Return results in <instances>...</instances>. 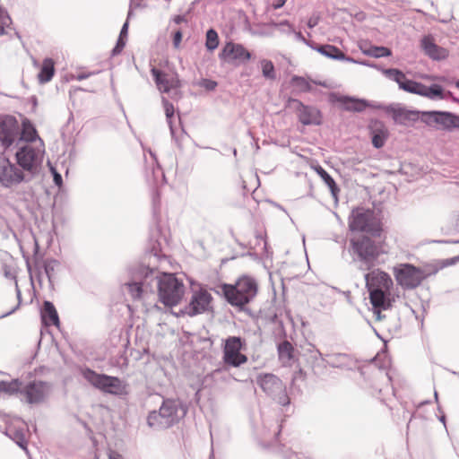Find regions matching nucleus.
<instances>
[{
  "instance_id": "obj_28",
  "label": "nucleus",
  "mask_w": 459,
  "mask_h": 459,
  "mask_svg": "<svg viewBox=\"0 0 459 459\" xmlns=\"http://www.w3.org/2000/svg\"><path fill=\"white\" fill-rule=\"evenodd\" d=\"M293 347L288 341L279 344L278 353L279 359L285 366H290L293 360Z\"/></svg>"
},
{
  "instance_id": "obj_46",
  "label": "nucleus",
  "mask_w": 459,
  "mask_h": 459,
  "mask_svg": "<svg viewBox=\"0 0 459 459\" xmlns=\"http://www.w3.org/2000/svg\"><path fill=\"white\" fill-rule=\"evenodd\" d=\"M319 22V16L318 15H313L311 16L307 21V26L308 28L312 29L316 27Z\"/></svg>"
},
{
  "instance_id": "obj_10",
  "label": "nucleus",
  "mask_w": 459,
  "mask_h": 459,
  "mask_svg": "<svg viewBox=\"0 0 459 459\" xmlns=\"http://www.w3.org/2000/svg\"><path fill=\"white\" fill-rule=\"evenodd\" d=\"M246 342L238 336H230L224 341L222 360L225 365L238 368L247 363V357L242 353Z\"/></svg>"
},
{
  "instance_id": "obj_35",
  "label": "nucleus",
  "mask_w": 459,
  "mask_h": 459,
  "mask_svg": "<svg viewBox=\"0 0 459 459\" xmlns=\"http://www.w3.org/2000/svg\"><path fill=\"white\" fill-rule=\"evenodd\" d=\"M384 74L389 79L396 82L399 88L401 87V83H403L406 78L405 74L402 71L395 68L385 69L384 70Z\"/></svg>"
},
{
  "instance_id": "obj_57",
  "label": "nucleus",
  "mask_w": 459,
  "mask_h": 459,
  "mask_svg": "<svg viewBox=\"0 0 459 459\" xmlns=\"http://www.w3.org/2000/svg\"><path fill=\"white\" fill-rule=\"evenodd\" d=\"M14 310H15V308H14V309H13V310H11L10 312H8V313H6V314H4V315L1 316V317H4V316H6L11 315L12 313H13V312H14Z\"/></svg>"
},
{
  "instance_id": "obj_47",
  "label": "nucleus",
  "mask_w": 459,
  "mask_h": 459,
  "mask_svg": "<svg viewBox=\"0 0 459 459\" xmlns=\"http://www.w3.org/2000/svg\"><path fill=\"white\" fill-rule=\"evenodd\" d=\"M342 358H344V355H342V354L334 355V356H332L329 360H326V362L328 364H330L332 367H337L338 366L337 360L339 359H342Z\"/></svg>"
},
{
  "instance_id": "obj_25",
  "label": "nucleus",
  "mask_w": 459,
  "mask_h": 459,
  "mask_svg": "<svg viewBox=\"0 0 459 459\" xmlns=\"http://www.w3.org/2000/svg\"><path fill=\"white\" fill-rule=\"evenodd\" d=\"M337 101L341 103L343 108L347 111L361 112L367 107H371V105L365 100L348 96H341L337 99Z\"/></svg>"
},
{
  "instance_id": "obj_53",
  "label": "nucleus",
  "mask_w": 459,
  "mask_h": 459,
  "mask_svg": "<svg viewBox=\"0 0 459 459\" xmlns=\"http://www.w3.org/2000/svg\"><path fill=\"white\" fill-rule=\"evenodd\" d=\"M109 459H123L122 456L120 455H118L117 453H115V452H112L110 455H109Z\"/></svg>"
},
{
  "instance_id": "obj_5",
  "label": "nucleus",
  "mask_w": 459,
  "mask_h": 459,
  "mask_svg": "<svg viewBox=\"0 0 459 459\" xmlns=\"http://www.w3.org/2000/svg\"><path fill=\"white\" fill-rule=\"evenodd\" d=\"M154 283L158 286L160 300L168 307L177 306L182 299L185 293V286L172 273H163L154 279Z\"/></svg>"
},
{
  "instance_id": "obj_31",
  "label": "nucleus",
  "mask_w": 459,
  "mask_h": 459,
  "mask_svg": "<svg viewBox=\"0 0 459 459\" xmlns=\"http://www.w3.org/2000/svg\"><path fill=\"white\" fill-rule=\"evenodd\" d=\"M387 136V130L385 128V126L380 125L379 127L374 129L372 132V144L377 149L383 147Z\"/></svg>"
},
{
  "instance_id": "obj_2",
  "label": "nucleus",
  "mask_w": 459,
  "mask_h": 459,
  "mask_svg": "<svg viewBox=\"0 0 459 459\" xmlns=\"http://www.w3.org/2000/svg\"><path fill=\"white\" fill-rule=\"evenodd\" d=\"M158 272L143 265L129 268L122 280V288L133 299H141L153 291L154 279Z\"/></svg>"
},
{
  "instance_id": "obj_9",
  "label": "nucleus",
  "mask_w": 459,
  "mask_h": 459,
  "mask_svg": "<svg viewBox=\"0 0 459 459\" xmlns=\"http://www.w3.org/2000/svg\"><path fill=\"white\" fill-rule=\"evenodd\" d=\"M438 269H435L433 273H425L421 269L410 264H400L394 267V275L399 285L404 289H414L418 287L421 281L431 274H435Z\"/></svg>"
},
{
  "instance_id": "obj_17",
  "label": "nucleus",
  "mask_w": 459,
  "mask_h": 459,
  "mask_svg": "<svg viewBox=\"0 0 459 459\" xmlns=\"http://www.w3.org/2000/svg\"><path fill=\"white\" fill-rule=\"evenodd\" d=\"M375 226L373 212L363 208H357L352 211L349 222L351 230L372 232L375 230Z\"/></svg>"
},
{
  "instance_id": "obj_51",
  "label": "nucleus",
  "mask_w": 459,
  "mask_h": 459,
  "mask_svg": "<svg viewBox=\"0 0 459 459\" xmlns=\"http://www.w3.org/2000/svg\"><path fill=\"white\" fill-rule=\"evenodd\" d=\"M287 0H277L275 4H273V8L274 9H279L281 7H282L285 3H286Z\"/></svg>"
},
{
  "instance_id": "obj_50",
  "label": "nucleus",
  "mask_w": 459,
  "mask_h": 459,
  "mask_svg": "<svg viewBox=\"0 0 459 459\" xmlns=\"http://www.w3.org/2000/svg\"><path fill=\"white\" fill-rule=\"evenodd\" d=\"M127 29H128V23L127 22L124 23L122 29H121V31H120V34H119V37L120 39H124L127 36Z\"/></svg>"
},
{
  "instance_id": "obj_23",
  "label": "nucleus",
  "mask_w": 459,
  "mask_h": 459,
  "mask_svg": "<svg viewBox=\"0 0 459 459\" xmlns=\"http://www.w3.org/2000/svg\"><path fill=\"white\" fill-rule=\"evenodd\" d=\"M38 141L43 142V140L39 136L33 125L29 120H24L22 127L19 126V137L17 138L15 145L21 146L22 144L29 143L36 144Z\"/></svg>"
},
{
  "instance_id": "obj_42",
  "label": "nucleus",
  "mask_w": 459,
  "mask_h": 459,
  "mask_svg": "<svg viewBox=\"0 0 459 459\" xmlns=\"http://www.w3.org/2000/svg\"><path fill=\"white\" fill-rule=\"evenodd\" d=\"M198 85L207 91H213L217 87V82L210 79H202Z\"/></svg>"
},
{
  "instance_id": "obj_12",
  "label": "nucleus",
  "mask_w": 459,
  "mask_h": 459,
  "mask_svg": "<svg viewBox=\"0 0 459 459\" xmlns=\"http://www.w3.org/2000/svg\"><path fill=\"white\" fill-rule=\"evenodd\" d=\"M22 182L30 181L18 164L12 162L8 158L0 157V186L13 187Z\"/></svg>"
},
{
  "instance_id": "obj_37",
  "label": "nucleus",
  "mask_w": 459,
  "mask_h": 459,
  "mask_svg": "<svg viewBox=\"0 0 459 459\" xmlns=\"http://www.w3.org/2000/svg\"><path fill=\"white\" fill-rule=\"evenodd\" d=\"M7 435L15 441V443L21 446L22 448H23L24 450H26V446H25V437H24V434L22 430H13V429H8V432H7Z\"/></svg>"
},
{
  "instance_id": "obj_32",
  "label": "nucleus",
  "mask_w": 459,
  "mask_h": 459,
  "mask_svg": "<svg viewBox=\"0 0 459 459\" xmlns=\"http://www.w3.org/2000/svg\"><path fill=\"white\" fill-rule=\"evenodd\" d=\"M23 384L19 380H13L11 382L2 381L0 382V392L13 394L16 393L21 394V389H22Z\"/></svg>"
},
{
  "instance_id": "obj_49",
  "label": "nucleus",
  "mask_w": 459,
  "mask_h": 459,
  "mask_svg": "<svg viewBox=\"0 0 459 459\" xmlns=\"http://www.w3.org/2000/svg\"><path fill=\"white\" fill-rule=\"evenodd\" d=\"M56 264L57 263L56 261H53L52 263H49L46 265L45 270L49 279L51 277V273L54 271V267Z\"/></svg>"
},
{
  "instance_id": "obj_16",
  "label": "nucleus",
  "mask_w": 459,
  "mask_h": 459,
  "mask_svg": "<svg viewBox=\"0 0 459 459\" xmlns=\"http://www.w3.org/2000/svg\"><path fill=\"white\" fill-rule=\"evenodd\" d=\"M19 137V123L12 116L0 117V144L8 149Z\"/></svg>"
},
{
  "instance_id": "obj_40",
  "label": "nucleus",
  "mask_w": 459,
  "mask_h": 459,
  "mask_svg": "<svg viewBox=\"0 0 459 459\" xmlns=\"http://www.w3.org/2000/svg\"><path fill=\"white\" fill-rule=\"evenodd\" d=\"M292 81L300 91H310L312 89L309 82L303 77L294 76Z\"/></svg>"
},
{
  "instance_id": "obj_6",
  "label": "nucleus",
  "mask_w": 459,
  "mask_h": 459,
  "mask_svg": "<svg viewBox=\"0 0 459 459\" xmlns=\"http://www.w3.org/2000/svg\"><path fill=\"white\" fill-rule=\"evenodd\" d=\"M350 252L354 261H359L368 269L382 254H386L383 245L375 243L368 237H359L351 240Z\"/></svg>"
},
{
  "instance_id": "obj_58",
  "label": "nucleus",
  "mask_w": 459,
  "mask_h": 459,
  "mask_svg": "<svg viewBox=\"0 0 459 459\" xmlns=\"http://www.w3.org/2000/svg\"><path fill=\"white\" fill-rule=\"evenodd\" d=\"M455 86L457 89H459V79L455 82Z\"/></svg>"
},
{
  "instance_id": "obj_14",
  "label": "nucleus",
  "mask_w": 459,
  "mask_h": 459,
  "mask_svg": "<svg viewBox=\"0 0 459 459\" xmlns=\"http://www.w3.org/2000/svg\"><path fill=\"white\" fill-rule=\"evenodd\" d=\"M400 89L410 93L425 97L431 100L446 99L444 89L439 84L426 86L420 82L405 78L404 82L401 83Z\"/></svg>"
},
{
  "instance_id": "obj_56",
  "label": "nucleus",
  "mask_w": 459,
  "mask_h": 459,
  "mask_svg": "<svg viewBox=\"0 0 459 459\" xmlns=\"http://www.w3.org/2000/svg\"><path fill=\"white\" fill-rule=\"evenodd\" d=\"M423 78L424 79H428V80H436V79H437V77H434L432 75H424Z\"/></svg>"
},
{
  "instance_id": "obj_18",
  "label": "nucleus",
  "mask_w": 459,
  "mask_h": 459,
  "mask_svg": "<svg viewBox=\"0 0 459 459\" xmlns=\"http://www.w3.org/2000/svg\"><path fill=\"white\" fill-rule=\"evenodd\" d=\"M378 108H381L386 114L391 115L395 123L403 126L417 121L420 115H421L420 111L408 109L401 104L379 106Z\"/></svg>"
},
{
  "instance_id": "obj_27",
  "label": "nucleus",
  "mask_w": 459,
  "mask_h": 459,
  "mask_svg": "<svg viewBox=\"0 0 459 459\" xmlns=\"http://www.w3.org/2000/svg\"><path fill=\"white\" fill-rule=\"evenodd\" d=\"M315 49L322 54L325 56H327L332 59L335 60H347L349 62L355 63L356 61L351 57H345V55L343 52H342L338 48L333 46V45H323L317 48H315Z\"/></svg>"
},
{
  "instance_id": "obj_19",
  "label": "nucleus",
  "mask_w": 459,
  "mask_h": 459,
  "mask_svg": "<svg viewBox=\"0 0 459 459\" xmlns=\"http://www.w3.org/2000/svg\"><path fill=\"white\" fill-rule=\"evenodd\" d=\"M212 300V297L206 290H195L186 312L191 316L204 313L211 308Z\"/></svg>"
},
{
  "instance_id": "obj_39",
  "label": "nucleus",
  "mask_w": 459,
  "mask_h": 459,
  "mask_svg": "<svg viewBox=\"0 0 459 459\" xmlns=\"http://www.w3.org/2000/svg\"><path fill=\"white\" fill-rule=\"evenodd\" d=\"M275 27H283V26H287L289 29H288V32L289 33H294L295 34V38L296 39L310 46L309 42L304 38V36L301 34V32L299 31H295L294 28L290 24V22L288 21H283V22H281L280 23H274L273 24Z\"/></svg>"
},
{
  "instance_id": "obj_15",
  "label": "nucleus",
  "mask_w": 459,
  "mask_h": 459,
  "mask_svg": "<svg viewBox=\"0 0 459 459\" xmlns=\"http://www.w3.org/2000/svg\"><path fill=\"white\" fill-rule=\"evenodd\" d=\"M421 120L428 126L437 125L443 130L459 128V116L447 111H422Z\"/></svg>"
},
{
  "instance_id": "obj_29",
  "label": "nucleus",
  "mask_w": 459,
  "mask_h": 459,
  "mask_svg": "<svg viewBox=\"0 0 459 459\" xmlns=\"http://www.w3.org/2000/svg\"><path fill=\"white\" fill-rule=\"evenodd\" d=\"M54 62L51 58H46L43 61L41 70L39 74V80L40 82H49L54 75Z\"/></svg>"
},
{
  "instance_id": "obj_44",
  "label": "nucleus",
  "mask_w": 459,
  "mask_h": 459,
  "mask_svg": "<svg viewBox=\"0 0 459 459\" xmlns=\"http://www.w3.org/2000/svg\"><path fill=\"white\" fill-rule=\"evenodd\" d=\"M125 46H126V41L124 40V39H120V37H119L118 39H117L116 47L112 50V54L114 56L119 54L122 51V49L124 48Z\"/></svg>"
},
{
  "instance_id": "obj_62",
  "label": "nucleus",
  "mask_w": 459,
  "mask_h": 459,
  "mask_svg": "<svg viewBox=\"0 0 459 459\" xmlns=\"http://www.w3.org/2000/svg\"><path fill=\"white\" fill-rule=\"evenodd\" d=\"M282 32H286V29H283V30H282ZM287 33H289V32H288V30H287Z\"/></svg>"
},
{
  "instance_id": "obj_20",
  "label": "nucleus",
  "mask_w": 459,
  "mask_h": 459,
  "mask_svg": "<svg viewBox=\"0 0 459 459\" xmlns=\"http://www.w3.org/2000/svg\"><path fill=\"white\" fill-rule=\"evenodd\" d=\"M220 56L228 63L238 62L243 64L251 58V54L242 45L229 42L222 48Z\"/></svg>"
},
{
  "instance_id": "obj_13",
  "label": "nucleus",
  "mask_w": 459,
  "mask_h": 459,
  "mask_svg": "<svg viewBox=\"0 0 459 459\" xmlns=\"http://www.w3.org/2000/svg\"><path fill=\"white\" fill-rule=\"evenodd\" d=\"M53 385L49 382L32 380L23 384L21 395L26 403L37 404L45 402L52 394Z\"/></svg>"
},
{
  "instance_id": "obj_4",
  "label": "nucleus",
  "mask_w": 459,
  "mask_h": 459,
  "mask_svg": "<svg viewBox=\"0 0 459 459\" xmlns=\"http://www.w3.org/2000/svg\"><path fill=\"white\" fill-rule=\"evenodd\" d=\"M44 154V142L38 141L36 144L29 143L17 146L15 160L21 169L25 172L29 181L39 173Z\"/></svg>"
},
{
  "instance_id": "obj_26",
  "label": "nucleus",
  "mask_w": 459,
  "mask_h": 459,
  "mask_svg": "<svg viewBox=\"0 0 459 459\" xmlns=\"http://www.w3.org/2000/svg\"><path fill=\"white\" fill-rule=\"evenodd\" d=\"M42 321L46 325H59V318L54 305L50 301H45L41 311Z\"/></svg>"
},
{
  "instance_id": "obj_34",
  "label": "nucleus",
  "mask_w": 459,
  "mask_h": 459,
  "mask_svg": "<svg viewBox=\"0 0 459 459\" xmlns=\"http://www.w3.org/2000/svg\"><path fill=\"white\" fill-rule=\"evenodd\" d=\"M162 104L165 110V115L167 118L168 125L170 129L171 134H174V128L172 126V117L174 115V107L172 103H170L166 98L162 97Z\"/></svg>"
},
{
  "instance_id": "obj_22",
  "label": "nucleus",
  "mask_w": 459,
  "mask_h": 459,
  "mask_svg": "<svg viewBox=\"0 0 459 459\" xmlns=\"http://www.w3.org/2000/svg\"><path fill=\"white\" fill-rule=\"evenodd\" d=\"M152 74L160 92L169 93L170 91L177 90L180 87V82L177 75L163 73L157 68L152 69Z\"/></svg>"
},
{
  "instance_id": "obj_36",
  "label": "nucleus",
  "mask_w": 459,
  "mask_h": 459,
  "mask_svg": "<svg viewBox=\"0 0 459 459\" xmlns=\"http://www.w3.org/2000/svg\"><path fill=\"white\" fill-rule=\"evenodd\" d=\"M261 67H262L263 75L265 78L271 79V80L275 79L276 74H275L274 66H273V64L272 63V61L266 60V59L262 60Z\"/></svg>"
},
{
  "instance_id": "obj_61",
  "label": "nucleus",
  "mask_w": 459,
  "mask_h": 459,
  "mask_svg": "<svg viewBox=\"0 0 459 459\" xmlns=\"http://www.w3.org/2000/svg\"><path fill=\"white\" fill-rule=\"evenodd\" d=\"M282 32H286V29H283V30H282ZM287 33H289V32H288V30H287Z\"/></svg>"
},
{
  "instance_id": "obj_45",
  "label": "nucleus",
  "mask_w": 459,
  "mask_h": 459,
  "mask_svg": "<svg viewBox=\"0 0 459 459\" xmlns=\"http://www.w3.org/2000/svg\"><path fill=\"white\" fill-rule=\"evenodd\" d=\"M51 171H52L53 176H54V182H55V184L57 186H61V185H62V177H61V175L58 172H56V170L54 168H51Z\"/></svg>"
},
{
  "instance_id": "obj_43",
  "label": "nucleus",
  "mask_w": 459,
  "mask_h": 459,
  "mask_svg": "<svg viewBox=\"0 0 459 459\" xmlns=\"http://www.w3.org/2000/svg\"><path fill=\"white\" fill-rule=\"evenodd\" d=\"M310 359L315 362H325V359L323 357V354L318 350L311 351Z\"/></svg>"
},
{
  "instance_id": "obj_48",
  "label": "nucleus",
  "mask_w": 459,
  "mask_h": 459,
  "mask_svg": "<svg viewBox=\"0 0 459 459\" xmlns=\"http://www.w3.org/2000/svg\"><path fill=\"white\" fill-rule=\"evenodd\" d=\"M182 39V33L180 30H178L175 32L174 39H173V44L175 48H178L180 42Z\"/></svg>"
},
{
  "instance_id": "obj_41",
  "label": "nucleus",
  "mask_w": 459,
  "mask_h": 459,
  "mask_svg": "<svg viewBox=\"0 0 459 459\" xmlns=\"http://www.w3.org/2000/svg\"><path fill=\"white\" fill-rule=\"evenodd\" d=\"M11 23V19L6 13V12L0 7V35H4L5 33V27H8Z\"/></svg>"
},
{
  "instance_id": "obj_11",
  "label": "nucleus",
  "mask_w": 459,
  "mask_h": 459,
  "mask_svg": "<svg viewBox=\"0 0 459 459\" xmlns=\"http://www.w3.org/2000/svg\"><path fill=\"white\" fill-rule=\"evenodd\" d=\"M256 384L263 391L281 405L289 403L286 389L281 380L273 374H260L256 377Z\"/></svg>"
},
{
  "instance_id": "obj_38",
  "label": "nucleus",
  "mask_w": 459,
  "mask_h": 459,
  "mask_svg": "<svg viewBox=\"0 0 459 459\" xmlns=\"http://www.w3.org/2000/svg\"><path fill=\"white\" fill-rule=\"evenodd\" d=\"M218 44L219 39L217 32L212 29L209 30L206 33V48L209 50H214L218 47Z\"/></svg>"
},
{
  "instance_id": "obj_8",
  "label": "nucleus",
  "mask_w": 459,
  "mask_h": 459,
  "mask_svg": "<svg viewBox=\"0 0 459 459\" xmlns=\"http://www.w3.org/2000/svg\"><path fill=\"white\" fill-rule=\"evenodd\" d=\"M82 375L91 385L104 393L115 395L126 393V384L118 377L99 374L90 368L82 369Z\"/></svg>"
},
{
  "instance_id": "obj_1",
  "label": "nucleus",
  "mask_w": 459,
  "mask_h": 459,
  "mask_svg": "<svg viewBox=\"0 0 459 459\" xmlns=\"http://www.w3.org/2000/svg\"><path fill=\"white\" fill-rule=\"evenodd\" d=\"M365 281L369 291L373 313L377 320H381V310H385L390 307L388 296L394 284L393 280L388 273L377 269L367 273Z\"/></svg>"
},
{
  "instance_id": "obj_55",
  "label": "nucleus",
  "mask_w": 459,
  "mask_h": 459,
  "mask_svg": "<svg viewBox=\"0 0 459 459\" xmlns=\"http://www.w3.org/2000/svg\"><path fill=\"white\" fill-rule=\"evenodd\" d=\"M220 373H221V369H216L212 373V376L216 377Z\"/></svg>"
},
{
  "instance_id": "obj_24",
  "label": "nucleus",
  "mask_w": 459,
  "mask_h": 459,
  "mask_svg": "<svg viewBox=\"0 0 459 459\" xmlns=\"http://www.w3.org/2000/svg\"><path fill=\"white\" fill-rule=\"evenodd\" d=\"M421 47L426 55L434 60H442L448 56L447 50L436 45L430 37H424L421 39Z\"/></svg>"
},
{
  "instance_id": "obj_60",
  "label": "nucleus",
  "mask_w": 459,
  "mask_h": 459,
  "mask_svg": "<svg viewBox=\"0 0 459 459\" xmlns=\"http://www.w3.org/2000/svg\"><path fill=\"white\" fill-rule=\"evenodd\" d=\"M233 153H234V155H235V156L237 155V151H236V149L233 151Z\"/></svg>"
},
{
  "instance_id": "obj_52",
  "label": "nucleus",
  "mask_w": 459,
  "mask_h": 459,
  "mask_svg": "<svg viewBox=\"0 0 459 459\" xmlns=\"http://www.w3.org/2000/svg\"><path fill=\"white\" fill-rule=\"evenodd\" d=\"M173 21L175 23L179 24L183 22H186V18L183 15H177L174 17Z\"/></svg>"
},
{
  "instance_id": "obj_54",
  "label": "nucleus",
  "mask_w": 459,
  "mask_h": 459,
  "mask_svg": "<svg viewBox=\"0 0 459 459\" xmlns=\"http://www.w3.org/2000/svg\"><path fill=\"white\" fill-rule=\"evenodd\" d=\"M89 75H90V74H78V75L76 76V79H77L78 81H82V80H84V79L88 78V77H89Z\"/></svg>"
},
{
  "instance_id": "obj_30",
  "label": "nucleus",
  "mask_w": 459,
  "mask_h": 459,
  "mask_svg": "<svg viewBox=\"0 0 459 459\" xmlns=\"http://www.w3.org/2000/svg\"><path fill=\"white\" fill-rule=\"evenodd\" d=\"M315 169H316V173L320 176L322 180L329 187L333 198L337 199L339 188H338L335 181L333 179V178L320 166L316 167Z\"/></svg>"
},
{
  "instance_id": "obj_7",
  "label": "nucleus",
  "mask_w": 459,
  "mask_h": 459,
  "mask_svg": "<svg viewBox=\"0 0 459 459\" xmlns=\"http://www.w3.org/2000/svg\"><path fill=\"white\" fill-rule=\"evenodd\" d=\"M223 290L227 300L231 305L242 307L255 297L257 283L253 278L243 276L238 279L234 286L225 285Z\"/></svg>"
},
{
  "instance_id": "obj_33",
  "label": "nucleus",
  "mask_w": 459,
  "mask_h": 459,
  "mask_svg": "<svg viewBox=\"0 0 459 459\" xmlns=\"http://www.w3.org/2000/svg\"><path fill=\"white\" fill-rule=\"evenodd\" d=\"M360 48L363 54L373 57L389 56L392 54L391 50L385 47L372 46L368 48H363L362 47Z\"/></svg>"
},
{
  "instance_id": "obj_3",
  "label": "nucleus",
  "mask_w": 459,
  "mask_h": 459,
  "mask_svg": "<svg viewBox=\"0 0 459 459\" xmlns=\"http://www.w3.org/2000/svg\"><path fill=\"white\" fill-rule=\"evenodd\" d=\"M186 409L178 400L166 399L159 411H152L147 417L150 428L160 430L172 427L186 415Z\"/></svg>"
},
{
  "instance_id": "obj_21",
  "label": "nucleus",
  "mask_w": 459,
  "mask_h": 459,
  "mask_svg": "<svg viewBox=\"0 0 459 459\" xmlns=\"http://www.w3.org/2000/svg\"><path fill=\"white\" fill-rule=\"evenodd\" d=\"M298 111L299 120L304 126H319L322 124V114L319 109L312 106H306L302 102L294 100Z\"/></svg>"
},
{
  "instance_id": "obj_59",
  "label": "nucleus",
  "mask_w": 459,
  "mask_h": 459,
  "mask_svg": "<svg viewBox=\"0 0 459 459\" xmlns=\"http://www.w3.org/2000/svg\"><path fill=\"white\" fill-rule=\"evenodd\" d=\"M435 398H436V400H437V392H435Z\"/></svg>"
}]
</instances>
